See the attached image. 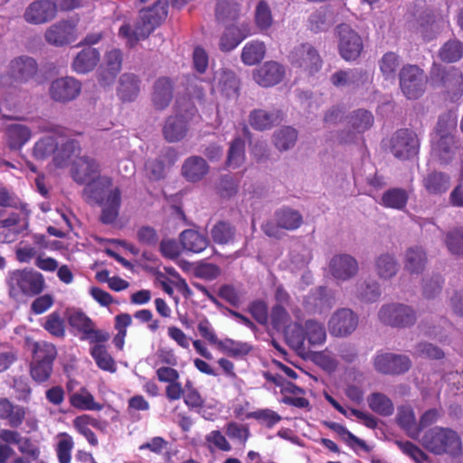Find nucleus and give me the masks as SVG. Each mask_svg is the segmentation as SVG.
I'll return each instance as SVG.
<instances>
[{"mask_svg": "<svg viewBox=\"0 0 463 463\" xmlns=\"http://www.w3.org/2000/svg\"><path fill=\"white\" fill-rule=\"evenodd\" d=\"M98 163L88 156L78 157L73 162L72 177L79 184H86L84 194L102 204L100 220L103 223H112L118 216L121 193L118 188L110 189L111 179L99 176Z\"/></svg>", "mask_w": 463, "mask_h": 463, "instance_id": "f257e3e1", "label": "nucleus"}, {"mask_svg": "<svg viewBox=\"0 0 463 463\" xmlns=\"http://www.w3.org/2000/svg\"><path fill=\"white\" fill-rule=\"evenodd\" d=\"M168 0H157L152 7L140 12L139 20L133 26L129 22L118 29V37L129 47L135 46L141 39L146 38L166 18Z\"/></svg>", "mask_w": 463, "mask_h": 463, "instance_id": "f03ea898", "label": "nucleus"}, {"mask_svg": "<svg viewBox=\"0 0 463 463\" xmlns=\"http://www.w3.org/2000/svg\"><path fill=\"white\" fill-rule=\"evenodd\" d=\"M9 296L14 299L24 297H34L45 288V279L42 273L33 269L10 270L6 277Z\"/></svg>", "mask_w": 463, "mask_h": 463, "instance_id": "7ed1b4c3", "label": "nucleus"}, {"mask_svg": "<svg viewBox=\"0 0 463 463\" xmlns=\"http://www.w3.org/2000/svg\"><path fill=\"white\" fill-rule=\"evenodd\" d=\"M420 444L434 455L458 456L462 450L459 435L449 428L434 427L424 432Z\"/></svg>", "mask_w": 463, "mask_h": 463, "instance_id": "20e7f679", "label": "nucleus"}, {"mask_svg": "<svg viewBox=\"0 0 463 463\" xmlns=\"http://www.w3.org/2000/svg\"><path fill=\"white\" fill-rule=\"evenodd\" d=\"M456 127L454 119L449 117H440L437 123L435 133L432 137V156L440 164L449 163L455 156L458 148L452 131Z\"/></svg>", "mask_w": 463, "mask_h": 463, "instance_id": "39448f33", "label": "nucleus"}, {"mask_svg": "<svg viewBox=\"0 0 463 463\" xmlns=\"http://www.w3.org/2000/svg\"><path fill=\"white\" fill-rule=\"evenodd\" d=\"M59 141L52 136H47L37 141L33 147V156L38 159H43L52 154L54 155L55 165L62 167L73 156L79 152V144L75 140L68 139L62 144V148L58 149Z\"/></svg>", "mask_w": 463, "mask_h": 463, "instance_id": "423d86ee", "label": "nucleus"}, {"mask_svg": "<svg viewBox=\"0 0 463 463\" xmlns=\"http://www.w3.org/2000/svg\"><path fill=\"white\" fill-rule=\"evenodd\" d=\"M380 321L392 327L405 328L413 326L417 320L414 308L402 303H388L378 312Z\"/></svg>", "mask_w": 463, "mask_h": 463, "instance_id": "0eeeda50", "label": "nucleus"}, {"mask_svg": "<svg viewBox=\"0 0 463 463\" xmlns=\"http://www.w3.org/2000/svg\"><path fill=\"white\" fill-rule=\"evenodd\" d=\"M430 79L439 80L447 98L452 101H458L463 95V73L451 67L445 71L440 65L433 64L430 71Z\"/></svg>", "mask_w": 463, "mask_h": 463, "instance_id": "6e6552de", "label": "nucleus"}, {"mask_svg": "<svg viewBox=\"0 0 463 463\" xmlns=\"http://www.w3.org/2000/svg\"><path fill=\"white\" fill-rule=\"evenodd\" d=\"M400 87L409 99L420 98L425 91L427 78L424 71L416 65H405L400 74Z\"/></svg>", "mask_w": 463, "mask_h": 463, "instance_id": "1a4fd4ad", "label": "nucleus"}, {"mask_svg": "<svg viewBox=\"0 0 463 463\" xmlns=\"http://www.w3.org/2000/svg\"><path fill=\"white\" fill-rule=\"evenodd\" d=\"M391 151L400 159H409L418 154L420 140L416 133L404 128L396 131L390 141Z\"/></svg>", "mask_w": 463, "mask_h": 463, "instance_id": "9d476101", "label": "nucleus"}, {"mask_svg": "<svg viewBox=\"0 0 463 463\" xmlns=\"http://www.w3.org/2000/svg\"><path fill=\"white\" fill-rule=\"evenodd\" d=\"M338 50L340 56L347 61H355L364 49L361 36L347 24L337 27Z\"/></svg>", "mask_w": 463, "mask_h": 463, "instance_id": "9b49d317", "label": "nucleus"}, {"mask_svg": "<svg viewBox=\"0 0 463 463\" xmlns=\"http://www.w3.org/2000/svg\"><path fill=\"white\" fill-rule=\"evenodd\" d=\"M288 58L293 66L301 69L309 75L315 74L322 67V60L317 51L308 43L296 46Z\"/></svg>", "mask_w": 463, "mask_h": 463, "instance_id": "f8f14e48", "label": "nucleus"}, {"mask_svg": "<svg viewBox=\"0 0 463 463\" xmlns=\"http://www.w3.org/2000/svg\"><path fill=\"white\" fill-rule=\"evenodd\" d=\"M409 356L393 353L379 352L373 357L374 369L383 374H402L410 370Z\"/></svg>", "mask_w": 463, "mask_h": 463, "instance_id": "ddd939ff", "label": "nucleus"}, {"mask_svg": "<svg viewBox=\"0 0 463 463\" xmlns=\"http://www.w3.org/2000/svg\"><path fill=\"white\" fill-rule=\"evenodd\" d=\"M45 41L57 47L70 44L77 39V21L61 20L52 24L45 32Z\"/></svg>", "mask_w": 463, "mask_h": 463, "instance_id": "4468645a", "label": "nucleus"}, {"mask_svg": "<svg viewBox=\"0 0 463 463\" xmlns=\"http://www.w3.org/2000/svg\"><path fill=\"white\" fill-rule=\"evenodd\" d=\"M358 317L349 308H339L328 321L329 333L334 336H346L357 327Z\"/></svg>", "mask_w": 463, "mask_h": 463, "instance_id": "2eb2a0df", "label": "nucleus"}, {"mask_svg": "<svg viewBox=\"0 0 463 463\" xmlns=\"http://www.w3.org/2000/svg\"><path fill=\"white\" fill-rule=\"evenodd\" d=\"M330 80L332 84L337 88L358 89L370 84L373 76L367 71L355 68L335 71Z\"/></svg>", "mask_w": 463, "mask_h": 463, "instance_id": "dca6fc26", "label": "nucleus"}, {"mask_svg": "<svg viewBox=\"0 0 463 463\" xmlns=\"http://www.w3.org/2000/svg\"><path fill=\"white\" fill-rule=\"evenodd\" d=\"M81 83L73 77H61L54 80L50 86L51 98L58 102L75 99L80 93Z\"/></svg>", "mask_w": 463, "mask_h": 463, "instance_id": "f3484780", "label": "nucleus"}, {"mask_svg": "<svg viewBox=\"0 0 463 463\" xmlns=\"http://www.w3.org/2000/svg\"><path fill=\"white\" fill-rule=\"evenodd\" d=\"M358 270L357 260L349 254H337L330 260L329 271L336 280H349L357 275Z\"/></svg>", "mask_w": 463, "mask_h": 463, "instance_id": "a211bd4d", "label": "nucleus"}, {"mask_svg": "<svg viewBox=\"0 0 463 463\" xmlns=\"http://www.w3.org/2000/svg\"><path fill=\"white\" fill-rule=\"evenodd\" d=\"M57 13V5L51 0H36L24 11V20L32 24H42L52 20Z\"/></svg>", "mask_w": 463, "mask_h": 463, "instance_id": "6ab92c4d", "label": "nucleus"}, {"mask_svg": "<svg viewBox=\"0 0 463 463\" xmlns=\"http://www.w3.org/2000/svg\"><path fill=\"white\" fill-rule=\"evenodd\" d=\"M212 89L227 99H236L239 96V80L232 71L222 68L214 71Z\"/></svg>", "mask_w": 463, "mask_h": 463, "instance_id": "aec40b11", "label": "nucleus"}, {"mask_svg": "<svg viewBox=\"0 0 463 463\" xmlns=\"http://www.w3.org/2000/svg\"><path fill=\"white\" fill-rule=\"evenodd\" d=\"M285 67L278 61H266L253 71V80L261 87H272L284 79Z\"/></svg>", "mask_w": 463, "mask_h": 463, "instance_id": "412c9836", "label": "nucleus"}, {"mask_svg": "<svg viewBox=\"0 0 463 463\" xmlns=\"http://www.w3.org/2000/svg\"><path fill=\"white\" fill-rule=\"evenodd\" d=\"M335 304V292L326 287H318L311 290L305 299L306 308L314 313L326 312Z\"/></svg>", "mask_w": 463, "mask_h": 463, "instance_id": "4be33fe9", "label": "nucleus"}, {"mask_svg": "<svg viewBox=\"0 0 463 463\" xmlns=\"http://www.w3.org/2000/svg\"><path fill=\"white\" fill-rule=\"evenodd\" d=\"M38 71L36 61L29 56H20L11 61L9 75L16 82L25 83L33 79Z\"/></svg>", "mask_w": 463, "mask_h": 463, "instance_id": "5701e85b", "label": "nucleus"}, {"mask_svg": "<svg viewBox=\"0 0 463 463\" xmlns=\"http://www.w3.org/2000/svg\"><path fill=\"white\" fill-rule=\"evenodd\" d=\"M374 118L373 114L365 109H357L354 111L348 120L353 132H349L346 136H341V142L349 143L356 138V135H361L368 130L373 124Z\"/></svg>", "mask_w": 463, "mask_h": 463, "instance_id": "b1692460", "label": "nucleus"}, {"mask_svg": "<svg viewBox=\"0 0 463 463\" xmlns=\"http://www.w3.org/2000/svg\"><path fill=\"white\" fill-rule=\"evenodd\" d=\"M250 34V25L249 23L242 22L237 25L228 26L220 39V49L222 52H230Z\"/></svg>", "mask_w": 463, "mask_h": 463, "instance_id": "393cba45", "label": "nucleus"}, {"mask_svg": "<svg viewBox=\"0 0 463 463\" xmlns=\"http://www.w3.org/2000/svg\"><path fill=\"white\" fill-rule=\"evenodd\" d=\"M421 185L430 195H442L450 187V176L439 171H431L422 177Z\"/></svg>", "mask_w": 463, "mask_h": 463, "instance_id": "a878e982", "label": "nucleus"}, {"mask_svg": "<svg viewBox=\"0 0 463 463\" xmlns=\"http://www.w3.org/2000/svg\"><path fill=\"white\" fill-rule=\"evenodd\" d=\"M26 408L11 402L7 398H0V420H5L12 429L19 428L26 416Z\"/></svg>", "mask_w": 463, "mask_h": 463, "instance_id": "bb28decb", "label": "nucleus"}, {"mask_svg": "<svg viewBox=\"0 0 463 463\" xmlns=\"http://www.w3.org/2000/svg\"><path fill=\"white\" fill-rule=\"evenodd\" d=\"M209 171L206 161L198 156H192L186 158L182 165V175L184 179L191 183L202 180Z\"/></svg>", "mask_w": 463, "mask_h": 463, "instance_id": "cd10ccee", "label": "nucleus"}, {"mask_svg": "<svg viewBox=\"0 0 463 463\" xmlns=\"http://www.w3.org/2000/svg\"><path fill=\"white\" fill-rule=\"evenodd\" d=\"M99 59V52L96 48L88 46L75 56L71 64L72 70L80 74L88 73L94 70Z\"/></svg>", "mask_w": 463, "mask_h": 463, "instance_id": "c85d7f7f", "label": "nucleus"}, {"mask_svg": "<svg viewBox=\"0 0 463 463\" xmlns=\"http://www.w3.org/2000/svg\"><path fill=\"white\" fill-rule=\"evenodd\" d=\"M188 123L184 116L175 115L166 118L163 134L165 138L171 143L182 140L187 134Z\"/></svg>", "mask_w": 463, "mask_h": 463, "instance_id": "c756f323", "label": "nucleus"}, {"mask_svg": "<svg viewBox=\"0 0 463 463\" xmlns=\"http://www.w3.org/2000/svg\"><path fill=\"white\" fill-rule=\"evenodd\" d=\"M173 99V82L170 79L159 78L154 84L152 102L156 109L167 108Z\"/></svg>", "mask_w": 463, "mask_h": 463, "instance_id": "7c9ffc66", "label": "nucleus"}, {"mask_svg": "<svg viewBox=\"0 0 463 463\" xmlns=\"http://www.w3.org/2000/svg\"><path fill=\"white\" fill-rule=\"evenodd\" d=\"M427 263V255L423 248L420 246L409 247L403 256L404 269L411 274H419L423 271Z\"/></svg>", "mask_w": 463, "mask_h": 463, "instance_id": "2f4dec72", "label": "nucleus"}, {"mask_svg": "<svg viewBox=\"0 0 463 463\" xmlns=\"http://www.w3.org/2000/svg\"><path fill=\"white\" fill-rule=\"evenodd\" d=\"M374 270L382 279H391L399 270V263L393 253L383 252L374 260Z\"/></svg>", "mask_w": 463, "mask_h": 463, "instance_id": "473e14b6", "label": "nucleus"}, {"mask_svg": "<svg viewBox=\"0 0 463 463\" xmlns=\"http://www.w3.org/2000/svg\"><path fill=\"white\" fill-rule=\"evenodd\" d=\"M140 80L132 73H124L119 78L118 95L123 101H133L138 96Z\"/></svg>", "mask_w": 463, "mask_h": 463, "instance_id": "72a5a7b5", "label": "nucleus"}, {"mask_svg": "<svg viewBox=\"0 0 463 463\" xmlns=\"http://www.w3.org/2000/svg\"><path fill=\"white\" fill-rule=\"evenodd\" d=\"M420 331L440 343L449 344L451 342L452 335L456 330L454 325L446 318H441L437 326L426 328L422 324L420 325Z\"/></svg>", "mask_w": 463, "mask_h": 463, "instance_id": "f704fd0d", "label": "nucleus"}, {"mask_svg": "<svg viewBox=\"0 0 463 463\" xmlns=\"http://www.w3.org/2000/svg\"><path fill=\"white\" fill-rule=\"evenodd\" d=\"M7 142L11 149H20L32 137L31 129L22 124H11L6 128Z\"/></svg>", "mask_w": 463, "mask_h": 463, "instance_id": "c9c22d12", "label": "nucleus"}, {"mask_svg": "<svg viewBox=\"0 0 463 463\" xmlns=\"http://www.w3.org/2000/svg\"><path fill=\"white\" fill-rule=\"evenodd\" d=\"M180 242L184 250L199 253L208 246V239L205 235L194 231L185 230L180 234Z\"/></svg>", "mask_w": 463, "mask_h": 463, "instance_id": "e433bc0d", "label": "nucleus"}, {"mask_svg": "<svg viewBox=\"0 0 463 463\" xmlns=\"http://www.w3.org/2000/svg\"><path fill=\"white\" fill-rule=\"evenodd\" d=\"M279 119V112L276 110L254 109L249 116L250 126L257 130H265L272 128Z\"/></svg>", "mask_w": 463, "mask_h": 463, "instance_id": "4c0bfd02", "label": "nucleus"}, {"mask_svg": "<svg viewBox=\"0 0 463 463\" xmlns=\"http://www.w3.org/2000/svg\"><path fill=\"white\" fill-rule=\"evenodd\" d=\"M369 408L381 416H390L394 411V405L392 400L382 392H372L367 397Z\"/></svg>", "mask_w": 463, "mask_h": 463, "instance_id": "58836bf2", "label": "nucleus"}, {"mask_svg": "<svg viewBox=\"0 0 463 463\" xmlns=\"http://www.w3.org/2000/svg\"><path fill=\"white\" fill-rule=\"evenodd\" d=\"M90 355L92 356L97 366L99 369L109 373H115L117 371L115 361L111 357L104 345H93L90 347Z\"/></svg>", "mask_w": 463, "mask_h": 463, "instance_id": "ea45409f", "label": "nucleus"}, {"mask_svg": "<svg viewBox=\"0 0 463 463\" xmlns=\"http://www.w3.org/2000/svg\"><path fill=\"white\" fill-rule=\"evenodd\" d=\"M266 47L262 42L251 41L245 44L241 51V61L245 65H254L265 56Z\"/></svg>", "mask_w": 463, "mask_h": 463, "instance_id": "a19ab883", "label": "nucleus"}, {"mask_svg": "<svg viewBox=\"0 0 463 463\" xmlns=\"http://www.w3.org/2000/svg\"><path fill=\"white\" fill-rule=\"evenodd\" d=\"M409 195L406 190L392 188L383 193L381 204L387 208L402 210L408 203Z\"/></svg>", "mask_w": 463, "mask_h": 463, "instance_id": "79ce46f5", "label": "nucleus"}, {"mask_svg": "<svg viewBox=\"0 0 463 463\" xmlns=\"http://www.w3.org/2000/svg\"><path fill=\"white\" fill-rule=\"evenodd\" d=\"M71 406L81 411H99L102 406L95 402L93 395L86 389L80 388L70 397Z\"/></svg>", "mask_w": 463, "mask_h": 463, "instance_id": "37998d69", "label": "nucleus"}, {"mask_svg": "<svg viewBox=\"0 0 463 463\" xmlns=\"http://www.w3.org/2000/svg\"><path fill=\"white\" fill-rule=\"evenodd\" d=\"M398 424L407 431L408 435L416 439L420 434V429L416 422V417L413 410L409 406H403L399 409L397 414Z\"/></svg>", "mask_w": 463, "mask_h": 463, "instance_id": "c03bdc74", "label": "nucleus"}, {"mask_svg": "<svg viewBox=\"0 0 463 463\" xmlns=\"http://www.w3.org/2000/svg\"><path fill=\"white\" fill-rule=\"evenodd\" d=\"M439 57L448 63L457 62L463 57V43L456 39L449 40L440 47Z\"/></svg>", "mask_w": 463, "mask_h": 463, "instance_id": "a18cd8bd", "label": "nucleus"}, {"mask_svg": "<svg viewBox=\"0 0 463 463\" xmlns=\"http://www.w3.org/2000/svg\"><path fill=\"white\" fill-rule=\"evenodd\" d=\"M276 221L279 228L296 230L302 223V216L298 211L281 209L276 212Z\"/></svg>", "mask_w": 463, "mask_h": 463, "instance_id": "49530a36", "label": "nucleus"}, {"mask_svg": "<svg viewBox=\"0 0 463 463\" xmlns=\"http://www.w3.org/2000/svg\"><path fill=\"white\" fill-rule=\"evenodd\" d=\"M297 139V130L290 127H284L274 133V145L280 151L292 148Z\"/></svg>", "mask_w": 463, "mask_h": 463, "instance_id": "de8ad7c7", "label": "nucleus"}, {"mask_svg": "<svg viewBox=\"0 0 463 463\" xmlns=\"http://www.w3.org/2000/svg\"><path fill=\"white\" fill-rule=\"evenodd\" d=\"M74 448L72 437L66 432L60 433L57 436V444L55 452L59 463H71V451Z\"/></svg>", "mask_w": 463, "mask_h": 463, "instance_id": "09e8293b", "label": "nucleus"}, {"mask_svg": "<svg viewBox=\"0 0 463 463\" xmlns=\"http://www.w3.org/2000/svg\"><path fill=\"white\" fill-rule=\"evenodd\" d=\"M215 14L221 22L235 21L239 17L240 6L234 0H219Z\"/></svg>", "mask_w": 463, "mask_h": 463, "instance_id": "8fccbe9b", "label": "nucleus"}, {"mask_svg": "<svg viewBox=\"0 0 463 463\" xmlns=\"http://www.w3.org/2000/svg\"><path fill=\"white\" fill-rule=\"evenodd\" d=\"M217 346L222 353L232 357H242L248 354L251 349L249 344L237 342L230 338L219 340Z\"/></svg>", "mask_w": 463, "mask_h": 463, "instance_id": "3c124183", "label": "nucleus"}, {"mask_svg": "<svg viewBox=\"0 0 463 463\" xmlns=\"http://www.w3.org/2000/svg\"><path fill=\"white\" fill-rule=\"evenodd\" d=\"M305 335L306 339L311 345H318L325 343L326 339V333L323 324L315 321L307 320L305 323Z\"/></svg>", "mask_w": 463, "mask_h": 463, "instance_id": "603ef678", "label": "nucleus"}, {"mask_svg": "<svg viewBox=\"0 0 463 463\" xmlns=\"http://www.w3.org/2000/svg\"><path fill=\"white\" fill-rule=\"evenodd\" d=\"M0 207L13 208L29 213L28 204L23 202L13 191L5 186H0Z\"/></svg>", "mask_w": 463, "mask_h": 463, "instance_id": "864d4df0", "label": "nucleus"}, {"mask_svg": "<svg viewBox=\"0 0 463 463\" xmlns=\"http://www.w3.org/2000/svg\"><path fill=\"white\" fill-rule=\"evenodd\" d=\"M226 435L234 442L245 446L250 436V430L248 425L231 421L225 426Z\"/></svg>", "mask_w": 463, "mask_h": 463, "instance_id": "5fc2aeb1", "label": "nucleus"}, {"mask_svg": "<svg viewBox=\"0 0 463 463\" xmlns=\"http://www.w3.org/2000/svg\"><path fill=\"white\" fill-rule=\"evenodd\" d=\"M381 293L380 284L375 280H365L357 285V297L364 302L377 301Z\"/></svg>", "mask_w": 463, "mask_h": 463, "instance_id": "6e6d98bb", "label": "nucleus"}, {"mask_svg": "<svg viewBox=\"0 0 463 463\" xmlns=\"http://www.w3.org/2000/svg\"><path fill=\"white\" fill-rule=\"evenodd\" d=\"M245 159V143L241 137L235 138L230 146L227 165L232 168L240 167Z\"/></svg>", "mask_w": 463, "mask_h": 463, "instance_id": "4d7b16f0", "label": "nucleus"}, {"mask_svg": "<svg viewBox=\"0 0 463 463\" xmlns=\"http://www.w3.org/2000/svg\"><path fill=\"white\" fill-rule=\"evenodd\" d=\"M399 66V56L392 52L385 53L379 61L381 72L385 80H393Z\"/></svg>", "mask_w": 463, "mask_h": 463, "instance_id": "13d9d810", "label": "nucleus"}, {"mask_svg": "<svg viewBox=\"0 0 463 463\" xmlns=\"http://www.w3.org/2000/svg\"><path fill=\"white\" fill-rule=\"evenodd\" d=\"M255 24L260 31L268 30L273 22L269 5L265 1H260L255 8Z\"/></svg>", "mask_w": 463, "mask_h": 463, "instance_id": "bf43d9fd", "label": "nucleus"}, {"mask_svg": "<svg viewBox=\"0 0 463 463\" xmlns=\"http://www.w3.org/2000/svg\"><path fill=\"white\" fill-rule=\"evenodd\" d=\"M247 417L256 420L259 423L265 425L268 428H272L281 420L280 415L268 408L251 411Z\"/></svg>", "mask_w": 463, "mask_h": 463, "instance_id": "052dcab7", "label": "nucleus"}, {"mask_svg": "<svg viewBox=\"0 0 463 463\" xmlns=\"http://www.w3.org/2000/svg\"><path fill=\"white\" fill-rule=\"evenodd\" d=\"M205 442L211 451L219 449L221 451H230L232 446L226 437L220 430H212L205 436Z\"/></svg>", "mask_w": 463, "mask_h": 463, "instance_id": "680f3d73", "label": "nucleus"}, {"mask_svg": "<svg viewBox=\"0 0 463 463\" xmlns=\"http://www.w3.org/2000/svg\"><path fill=\"white\" fill-rule=\"evenodd\" d=\"M446 245L448 250L455 255L463 254V228L458 227L447 233Z\"/></svg>", "mask_w": 463, "mask_h": 463, "instance_id": "e2e57ef3", "label": "nucleus"}, {"mask_svg": "<svg viewBox=\"0 0 463 463\" xmlns=\"http://www.w3.org/2000/svg\"><path fill=\"white\" fill-rule=\"evenodd\" d=\"M234 235L233 228L227 222H219L212 229L213 240L219 244L230 242Z\"/></svg>", "mask_w": 463, "mask_h": 463, "instance_id": "0e129e2a", "label": "nucleus"}, {"mask_svg": "<svg viewBox=\"0 0 463 463\" xmlns=\"http://www.w3.org/2000/svg\"><path fill=\"white\" fill-rule=\"evenodd\" d=\"M327 426L330 430L337 433L344 440L350 445H357L363 449H366V444L364 440L360 439L353 433H351L345 427L336 422H329Z\"/></svg>", "mask_w": 463, "mask_h": 463, "instance_id": "69168bd1", "label": "nucleus"}, {"mask_svg": "<svg viewBox=\"0 0 463 463\" xmlns=\"http://www.w3.org/2000/svg\"><path fill=\"white\" fill-rule=\"evenodd\" d=\"M52 364L50 362L35 360L31 367V375L38 383L45 382L51 375Z\"/></svg>", "mask_w": 463, "mask_h": 463, "instance_id": "338daca9", "label": "nucleus"}, {"mask_svg": "<svg viewBox=\"0 0 463 463\" xmlns=\"http://www.w3.org/2000/svg\"><path fill=\"white\" fill-rule=\"evenodd\" d=\"M314 361L317 365L329 373L335 371L338 365L336 358L327 349L316 353L314 354Z\"/></svg>", "mask_w": 463, "mask_h": 463, "instance_id": "774afa93", "label": "nucleus"}]
</instances>
